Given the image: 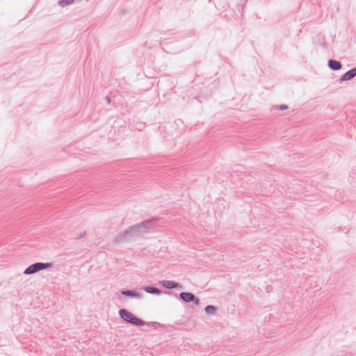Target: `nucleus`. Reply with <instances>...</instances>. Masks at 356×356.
I'll return each instance as SVG.
<instances>
[{"mask_svg": "<svg viewBox=\"0 0 356 356\" xmlns=\"http://www.w3.org/2000/svg\"><path fill=\"white\" fill-rule=\"evenodd\" d=\"M156 221V218H152L132 225L128 228V233L131 232L135 237L140 236L143 233L147 232Z\"/></svg>", "mask_w": 356, "mask_h": 356, "instance_id": "1", "label": "nucleus"}, {"mask_svg": "<svg viewBox=\"0 0 356 356\" xmlns=\"http://www.w3.org/2000/svg\"><path fill=\"white\" fill-rule=\"evenodd\" d=\"M119 315L120 318L125 322L135 326H143L145 324V321L138 318L130 312L125 309L119 310Z\"/></svg>", "mask_w": 356, "mask_h": 356, "instance_id": "2", "label": "nucleus"}, {"mask_svg": "<svg viewBox=\"0 0 356 356\" xmlns=\"http://www.w3.org/2000/svg\"><path fill=\"white\" fill-rule=\"evenodd\" d=\"M52 266H53L52 263L36 262V263H34V264L30 265L29 267H27L25 269V270L24 271V273L25 275H31V274L36 273L40 270L50 268Z\"/></svg>", "mask_w": 356, "mask_h": 356, "instance_id": "3", "label": "nucleus"}, {"mask_svg": "<svg viewBox=\"0 0 356 356\" xmlns=\"http://www.w3.org/2000/svg\"><path fill=\"white\" fill-rule=\"evenodd\" d=\"M179 298L184 302H193L195 305H198L200 304V300L191 293L182 292L179 293Z\"/></svg>", "mask_w": 356, "mask_h": 356, "instance_id": "4", "label": "nucleus"}, {"mask_svg": "<svg viewBox=\"0 0 356 356\" xmlns=\"http://www.w3.org/2000/svg\"><path fill=\"white\" fill-rule=\"evenodd\" d=\"M135 237L131 232L128 233V229L119 233L113 239L114 243H120Z\"/></svg>", "mask_w": 356, "mask_h": 356, "instance_id": "5", "label": "nucleus"}, {"mask_svg": "<svg viewBox=\"0 0 356 356\" xmlns=\"http://www.w3.org/2000/svg\"><path fill=\"white\" fill-rule=\"evenodd\" d=\"M120 293L122 296L131 298L140 299L143 296L141 293L132 290H122Z\"/></svg>", "mask_w": 356, "mask_h": 356, "instance_id": "6", "label": "nucleus"}, {"mask_svg": "<svg viewBox=\"0 0 356 356\" xmlns=\"http://www.w3.org/2000/svg\"><path fill=\"white\" fill-rule=\"evenodd\" d=\"M159 283L162 286L168 289H176L178 287V282H176L175 281L161 280L159 282Z\"/></svg>", "mask_w": 356, "mask_h": 356, "instance_id": "7", "label": "nucleus"}, {"mask_svg": "<svg viewBox=\"0 0 356 356\" xmlns=\"http://www.w3.org/2000/svg\"><path fill=\"white\" fill-rule=\"evenodd\" d=\"M356 76V67L346 72L341 78L340 81H346L351 80Z\"/></svg>", "mask_w": 356, "mask_h": 356, "instance_id": "8", "label": "nucleus"}, {"mask_svg": "<svg viewBox=\"0 0 356 356\" xmlns=\"http://www.w3.org/2000/svg\"><path fill=\"white\" fill-rule=\"evenodd\" d=\"M327 65L331 70L334 71L339 70L342 67V65L339 61L333 59L328 60Z\"/></svg>", "mask_w": 356, "mask_h": 356, "instance_id": "9", "label": "nucleus"}, {"mask_svg": "<svg viewBox=\"0 0 356 356\" xmlns=\"http://www.w3.org/2000/svg\"><path fill=\"white\" fill-rule=\"evenodd\" d=\"M143 290L146 293H148L150 294L160 295L162 293V291L161 290H159L158 288L153 286H144Z\"/></svg>", "mask_w": 356, "mask_h": 356, "instance_id": "10", "label": "nucleus"}, {"mask_svg": "<svg viewBox=\"0 0 356 356\" xmlns=\"http://www.w3.org/2000/svg\"><path fill=\"white\" fill-rule=\"evenodd\" d=\"M217 308L213 305H208L204 308L207 314L213 315L216 312Z\"/></svg>", "mask_w": 356, "mask_h": 356, "instance_id": "11", "label": "nucleus"}, {"mask_svg": "<svg viewBox=\"0 0 356 356\" xmlns=\"http://www.w3.org/2000/svg\"><path fill=\"white\" fill-rule=\"evenodd\" d=\"M74 1L75 0H60L58 1V5L60 6L64 7L73 3Z\"/></svg>", "mask_w": 356, "mask_h": 356, "instance_id": "12", "label": "nucleus"}, {"mask_svg": "<svg viewBox=\"0 0 356 356\" xmlns=\"http://www.w3.org/2000/svg\"><path fill=\"white\" fill-rule=\"evenodd\" d=\"M287 108H288V106L286 105H285V104H282V105L280 106V109L281 111H284V110H286Z\"/></svg>", "mask_w": 356, "mask_h": 356, "instance_id": "13", "label": "nucleus"}, {"mask_svg": "<svg viewBox=\"0 0 356 356\" xmlns=\"http://www.w3.org/2000/svg\"><path fill=\"white\" fill-rule=\"evenodd\" d=\"M106 102H107L108 103H110V102H111V98H110L108 96H106Z\"/></svg>", "mask_w": 356, "mask_h": 356, "instance_id": "14", "label": "nucleus"}]
</instances>
